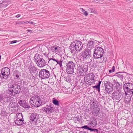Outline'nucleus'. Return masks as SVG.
<instances>
[{
	"label": "nucleus",
	"instance_id": "26",
	"mask_svg": "<svg viewBox=\"0 0 133 133\" xmlns=\"http://www.w3.org/2000/svg\"><path fill=\"white\" fill-rule=\"evenodd\" d=\"M79 66L85 72L87 73V71L88 70V65L87 64L80 65Z\"/></svg>",
	"mask_w": 133,
	"mask_h": 133
},
{
	"label": "nucleus",
	"instance_id": "27",
	"mask_svg": "<svg viewBox=\"0 0 133 133\" xmlns=\"http://www.w3.org/2000/svg\"><path fill=\"white\" fill-rule=\"evenodd\" d=\"M14 122L16 124L20 125L22 124L23 121L21 119L18 118L16 120H15Z\"/></svg>",
	"mask_w": 133,
	"mask_h": 133
},
{
	"label": "nucleus",
	"instance_id": "54",
	"mask_svg": "<svg viewBox=\"0 0 133 133\" xmlns=\"http://www.w3.org/2000/svg\"><path fill=\"white\" fill-rule=\"evenodd\" d=\"M16 77H17V78H18L19 77V75H18V74H16Z\"/></svg>",
	"mask_w": 133,
	"mask_h": 133
},
{
	"label": "nucleus",
	"instance_id": "5",
	"mask_svg": "<svg viewBox=\"0 0 133 133\" xmlns=\"http://www.w3.org/2000/svg\"><path fill=\"white\" fill-rule=\"evenodd\" d=\"M75 63L72 61H69L66 64V72L68 74H73L74 71V69L76 67Z\"/></svg>",
	"mask_w": 133,
	"mask_h": 133
},
{
	"label": "nucleus",
	"instance_id": "45",
	"mask_svg": "<svg viewBox=\"0 0 133 133\" xmlns=\"http://www.w3.org/2000/svg\"><path fill=\"white\" fill-rule=\"evenodd\" d=\"M3 100V96L1 94H0V101Z\"/></svg>",
	"mask_w": 133,
	"mask_h": 133
},
{
	"label": "nucleus",
	"instance_id": "46",
	"mask_svg": "<svg viewBox=\"0 0 133 133\" xmlns=\"http://www.w3.org/2000/svg\"><path fill=\"white\" fill-rule=\"evenodd\" d=\"M5 0H0V4L3 3Z\"/></svg>",
	"mask_w": 133,
	"mask_h": 133
},
{
	"label": "nucleus",
	"instance_id": "34",
	"mask_svg": "<svg viewBox=\"0 0 133 133\" xmlns=\"http://www.w3.org/2000/svg\"><path fill=\"white\" fill-rule=\"evenodd\" d=\"M91 132L93 131L94 133H99L100 131H99L97 129H94L91 128L90 130Z\"/></svg>",
	"mask_w": 133,
	"mask_h": 133
},
{
	"label": "nucleus",
	"instance_id": "24",
	"mask_svg": "<svg viewBox=\"0 0 133 133\" xmlns=\"http://www.w3.org/2000/svg\"><path fill=\"white\" fill-rule=\"evenodd\" d=\"M125 96V102L126 103H129L131 101V96L132 95H130L129 94H127Z\"/></svg>",
	"mask_w": 133,
	"mask_h": 133
},
{
	"label": "nucleus",
	"instance_id": "58",
	"mask_svg": "<svg viewBox=\"0 0 133 133\" xmlns=\"http://www.w3.org/2000/svg\"><path fill=\"white\" fill-rule=\"evenodd\" d=\"M99 116V117H101V115H100V116Z\"/></svg>",
	"mask_w": 133,
	"mask_h": 133
},
{
	"label": "nucleus",
	"instance_id": "13",
	"mask_svg": "<svg viewBox=\"0 0 133 133\" xmlns=\"http://www.w3.org/2000/svg\"><path fill=\"white\" fill-rule=\"evenodd\" d=\"M42 110L43 112L48 114L52 113L54 111L53 108L50 105H46L45 107H43Z\"/></svg>",
	"mask_w": 133,
	"mask_h": 133
},
{
	"label": "nucleus",
	"instance_id": "1",
	"mask_svg": "<svg viewBox=\"0 0 133 133\" xmlns=\"http://www.w3.org/2000/svg\"><path fill=\"white\" fill-rule=\"evenodd\" d=\"M21 90V88L19 85L13 84L6 91V92L11 96H15L16 95H19Z\"/></svg>",
	"mask_w": 133,
	"mask_h": 133
},
{
	"label": "nucleus",
	"instance_id": "20",
	"mask_svg": "<svg viewBox=\"0 0 133 133\" xmlns=\"http://www.w3.org/2000/svg\"><path fill=\"white\" fill-rule=\"evenodd\" d=\"M113 81V87H115L116 89L119 90L121 88V86L117 81V80H114Z\"/></svg>",
	"mask_w": 133,
	"mask_h": 133
},
{
	"label": "nucleus",
	"instance_id": "40",
	"mask_svg": "<svg viewBox=\"0 0 133 133\" xmlns=\"http://www.w3.org/2000/svg\"><path fill=\"white\" fill-rule=\"evenodd\" d=\"M74 118L75 119H74V120H77V121H80V119L79 118V117L78 115L76 116L75 117H74Z\"/></svg>",
	"mask_w": 133,
	"mask_h": 133
},
{
	"label": "nucleus",
	"instance_id": "25",
	"mask_svg": "<svg viewBox=\"0 0 133 133\" xmlns=\"http://www.w3.org/2000/svg\"><path fill=\"white\" fill-rule=\"evenodd\" d=\"M59 48V47L58 46L56 45H53L51 46V49L53 52H55L56 54H57L58 52V50Z\"/></svg>",
	"mask_w": 133,
	"mask_h": 133
},
{
	"label": "nucleus",
	"instance_id": "19",
	"mask_svg": "<svg viewBox=\"0 0 133 133\" xmlns=\"http://www.w3.org/2000/svg\"><path fill=\"white\" fill-rule=\"evenodd\" d=\"M13 99V97L9 95H5L3 97V100L4 102H10Z\"/></svg>",
	"mask_w": 133,
	"mask_h": 133
},
{
	"label": "nucleus",
	"instance_id": "8",
	"mask_svg": "<svg viewBox=\"0 0 133 133\" xmlns=\"http://www.w3.org/2000/svg\"><path fill=\"white\" fill-rule=\"evenodd\" d=\"M81 56L84 60L90 58V57L91 56V50L87 49H85L81 53Z\"/></svg>",
	"mask_w": 133,
	"mask_h": 133
},
{
	"label": "nucleus",
	"instance_id": "50",
	"mask_svg": "<svg viewBox=\"0 0 133 133\" xmlns=\"http://www.w3.org/2000/svg\"><path fill=\"white\" fill-rule=\"evenodd\" d=\"M29 23H30V24H36V23H35L34 22H32L29 21Z\"/></svg>",
	"mask_w": 133,
	"mask_h": 133
},
{
	"label": "nucleus",
	"instance_id": "6",
	"mask_svg": "<svg viewBox=\"0 0 133 133\" xmlns=\"http://www.w3.org/2000/svg\"><path fill=\"white\" fill-rule=\"evenodd\" d=\"M103 50L100 47H98L96 48L94 51L93 56L95 59L101 58L103 54Z\"/></svg>",
	"mask_w": 133,
	"mask_h": 133
},
{
	"label": "nucleus",
	"instance_id": "49",
	"mask_svg": "<svg viewBox=\"0 0 133 133\" xmlns=\"http://www.w3.org/2000/svg\"><path fill=\"white\" fill-rule=\"evenodd\" d=\"M20 16H21V15L19 14H18L16 16V17L17 18H18V17H20Z\"/></svg>",
	"mask_w": 133,
	"mask_h": 133
},
{
	"label": "nucleus",
	"instance_id": "44",
	"mask_svg": "<svg viewBox=\"0 0 133 133\" xmlns=\"http://www.w3.org/2000/svg\"><path fill=\"white\" fill-rule=\"evenodd\" d=\"M17 42V41L16 40H14V41H11V44H14L16 43Z\"/></svg>",
	"mask_w": 133,
	"mask_h": 133
},
{
	"label": "nucleus",
	"instance_id": "12",
	"mask_svg": "<svg viewBox=\"0 0 133 133\" xmlns=\"http://www.w3.org/2000/svg\"><path fill=\"white\" fill-rule=\"evenodd\" d=\"M123 93L120 91H115L111 95L112 99H115L117 100H119L122 98Z\"/></svg>",
	"mask_w": 133,
	"mask_h": 133
},
{
	"label": "nucleus",
	"instance_id": "43",
	"mask_svg": "<svg viewBox=\"0 0 133 133\" xmlns=\"http://www.w3.org/2000/svg\"><path fill=\"white\" fill-rule=\"evenodd\" d=\"M89 74H88L87 75H86L85 77V78H86L87 80H88V81H89Z\"/></svg>",
	"mask_w": 133,
	"mask_h": 133
},
{
	"label": "nucleus",
	"instance_id": "38",
	"mask_svg": "<svg viewBox=\"0 0 133 133\" xmlns=\"http://www.w3.org/2000/svg\"><path fill=\"white\" fill-rule=\"evenodd\" d=\"M1 115L3 116H5L7 114L6 111H1Z\"/></svg>",
	"mask_w": 133,
	"mask_h": 133
},
{
	"label": "nucleus",
	"instance_id": "60",
	"mask_svg": "<svg viewBox=\"0 0 133 133\" xmlns=\"http://www.w3.org/2000/svg\"><path fill=\"white\" fill-rule=\"evenodd\" d=\"M123 83L124 84V82H123Z\"/></svg>",
	"mask_w": 133,
	"mask_h": 133
},
{
	"label": "nucleus",
	"instance_id": "29",
	"mask_svg": "<svg viewBox=\"0 0 133 133\" xmlns=\"http://www.w3.org/2000/svg\"><path fill=\"white\" fill-rule=\"evenodd\" d=\"M56 62L57 63L56 64H58L61 68H62L63 61L61 59L60 60L58 59Z\"/></svg>",
	"mask_w": 133,
	"mask_h": 133
},
{
	"label": "nucleus",
	"instance_id": "18",
	"mask_svg": "<svg viewBox=\"0 0 133 133\" xmlns=\"http://www.w3.org/2000/svg\"><path fill=\"white\" fill-rule=\"evenodd\" d=\"M36 64L38 66L41 68L46 65L47 64V62L42 58L38 61Z\"/></svg>",
	"mask_w": 133,
	"mask_h": 133
},
{
	"label": "nucleus",
	"instance_id": "59",
	"mask_svg": "<svg viewBox=\"0 0 133 133\" xmlns=\"http://www.w3.org/2000/svg\"><path fill=\"white\" fill-rule=\"evenodd\" d=\"M2 30L1 29H0V31H1Z\"/></svg>",
	"mask_w": 133,
	"mask_h": 133
},
{
	"label": "nucleus",
	"instance_id": "41",
	"mask_svg": "<svg viewBox=\"0 0 133 133\" xmlns=\"http://www.w3.org/2000/svg\"><path fill=\"white\" fill-rule=\"evenodd\" d=\"M88 11L90 13H92L94 12L95 10L94 9L92 8H90L88 9Z\"/></svg>",
	"mask_w": 133,
	"mask_h": 133
},
{
	"label": "nucleus",
	"instance_id": "23",
	"mask_svg": "<svg viewBox=\"0 0 133 133\" xmlns=\"http://www.w3.org/2000/svg\"><path fill=\"white\" fill-rule=\"evenodd\" d=\"M77 73L80 75L83 76L85 75L87 73L85 72L79 66L77 69Z\"/></svg>",
	"mask_w": 133,
	"mask_h": 133
},
{
	"label": "nucleus",
	"instance_id": "14",
	"mask_svg": "<svg viewBox=\"0 0 133 133\" xmlns=\"http://www.w3.org/2000/svg\"><path fill=\"white\" fill-rule=\"evenodd\" d=\"M27 68L30 73H35L37 70V68L34 65V64L31 62L28 66Z\"/></svg>",
	"mask_w": 133,
	"mask_h": 133
},
{
	"label": "nucleus",
	"instance_id": "7",
	"mask_svg": "<svg viewBox=\"0 0 133 133\" xmlns=\"http://www.w3.org/2000/svg\"><path fill=\"white\" fill-rule=\"evenodd\" d=\"M38 75L39 77L41 79H45L49 77L50 73L49 71L47 70L43 69L39 71Z\"/></svg>",
	"mask_w": 133,
	"mask_h": 133
},
{
	"label": "nucleus",
	"instance_id": "3",
	"mask_svg": "<svg viewBox=\"0 0 133 133\" xmlns=\"http://www.w3.org/2000/svg\"><path fill=\"white\" fill-rule=\"evenodd\" d=\"M31 106L34 107H38L41 104V101L40 100L39 96L34 95L31 97L30 101Z\"/></svg>",
	"mask_w": 133,
	"mask_h": 133
},
{
	"label": "nucleus",
	"instance_id": "17",
	"mask_svg": "<svg viewBox=\"0 0 133 133\" xmlns=\"http://www.w3.org/2000/svg\"><path fill=\"white\" fill-rule=\"evenodd\" d=\"M91 109L92 113L94 116H98L100 114L101 111L99 107L91 108Z\"/></svg>",
	"mask_w": 133,
	"mask_h": 133
},
{
	"label": "nucleus",
	"instance_id": "57",
	"mask_svg": "<svg viewBox=\"0 0 133 133\" xmlns=\"http://www.w3.org/2000/svg\"><path fill=\"white\" fill-rule=\"evenodd\" d=\"M44 55H46V54H45V53H44Z\"/></svg>",
	"mask_w": 133,
	"mask_h": 133
},
{
	"label": "nucleus",
	"instance_id": "31",
	"mask_svg": "<svg viewBox=\"0 0 133 133\" xmlns=\"http://www.w3.org/2000/svg\"><path fill=\"white\" fill-rule=\"evenodd\" d=\"M93 106L91 108H96L98 107V103L97 102L93 101L92 102V104H91Z\"/></svg>",
	"mask_w": 133,
	"mask_h": 133
},
{
	"label": "nucleus",
	"instance_id": "9",
	"mask_svg": "<svg viewBox=\"0 0 133 133\" xmlns=\"http://www.w3.org/2000/svg\"><path fill=\"white\" fill-rule=\"evenodd\" d=\"M39 118V116L36 114L34 113L31 114L30 118L31 122L37 125L38 123H40V121Z\"/></svg>",
	"mask_w": 133,
	"mask_h": 133
},
{
	"label": "nucleus",
	"instance_id": "48",
	"mask_svg": "<svg viewBox=\"0 0 133 133\" xmlns=\"http://www.w3.org/2000/svg\"><path fill=\"white\" fill-rule=\"evenodd\" d=\"M80 10L81 11H82V12H83L84 11H85L84 10L83 8H80Z\"/></svg>",
	"mask_w": 133,
	"mask_h": 133
},
{
	"label": "nucleus",
	"instance_id": "36",
	"mask_svg": "<svg viewBox=\"0 0 133 133\" xmlns=\"http://www.w3.org/2000/svg\"><path fill=\"white\" fill-rule=\"evenodd\" d=\"M71 77L70 76H68L66 77V81L68 83H70L71 81Z\"/></svg>",
	"mask_w": 133,
	"mask_h": 133
},
{
	"label": "nucleus",
	"instance_id": "47",
	"mask_svg": "<svg viewBox=\"0 0 133 133\" xmlns=\"http://www.w3.org/2000/svg\"><path fill=\"white\" fill-rule=\"evenodd\" d=\"M88 14L87 11H84V15L85 16H87L88 15Z\"/></svg>",
	"mask_w": 133,
	"mask_h": 133
},
{
	"label": "nucleus",
	"instance_id": "55",
	"mask_svg": "<svg viewBox=\"0 0 133 133\" xmlns=\"http://www.w3.org/2000/svg\"><path fill=\"white\" fill-rule=\"evenodd\" d=\"M29 21H26L25 22H24V23H26V24H28V23H29Z\"/></svg>",
	"mask_w": 133,
	"mask_h": 133
},
{
	"label": "nucleus",
	"instance_id": "28",
	"mask_svg": "<svg viewBox=\"0 0 133 133\" xmlns=\"http://www.w3.org/2000/svg\"><path fill=\"white\" fill-rule=\"evenodd\" d=\"M101 82V81H99L98 83L97 84V85L93 86L92 88H96L99 92L100 91V87Z\"/></svg>",
	"mask_w": 133,
	"mask_h": 133
},
{
	"label": "nucleus",
	"instance_id": "32",
	"mask_svg": "<svg viewBox=\"0 0 133 133\" xmlns=\"http://www.w3.org/2000/svg\"><path fill=\"white\" fill-rule=\"evenodd\" d=\"M52 102L54 104L57 106H59V101L56 99H54L52 101Z\"/></svg>",
	"mask_w": 133,
	"mask_h": 133
},
{
	"label": "nucleus",
	"instance_id": "51",
	"mask_svg": "<svg viewBox=\"0 0 133 133\" xmlns=\"http://www.w3.org/2000/svg\"><path fill=\"white\" fill-rule=\"evenodd\" d=\"M97 41V42H96V43H97V44H99L101 43V42H99V41Z\"/></svg>",
	"mask_w": 133,
	"mask_h": 133
},
{
	"label": "nucleus",
	"instance_id": "39",
	"mask_svg": "<svg viewBox=\"0 0 133 133\" xmlns=\"http://www.w3.org/2000/svg\"><path fill=\"white\" fill-rule=\"evenodd\" d=\"M115 67L114 66H113L112 67V69L111 70H109V72L110 73H111L112 72H114L115 71Z\"/></svg>",
	"mask_w": 133,
	"mask_h": 133
},
{
	"label": "nucleus",
	"instance_id": "53",
	"mask_svg": "<svg viewBox=\"0 0 133 133\" xmlns=\"http://www.w3.org/2000/svg\"><path fill=\"white\" fill-rule=\"evenodd\" d=\"M80 133H88L87 132H85L84 131H82Z\"/></svg>",
	"mask_w": 133,
	"mask_h": 133
},
{
	"label": "nucleus",
	"instance_id": "4",
	"mask_svg": "<svg viewBox=\"0 0 133 133\" xmlns=\"http://www.w3.org/2000/svg\"><path fill=\"white\" fill-rule=\"evenodd\" d=\"M123 89L126 95H133V83L131 82H126L124 84Z\"/></svg>",
	"mask_w": 133,
	"mask_h": 133
},
{
	"label": "nucleus",
	"instance_id": "37",
	"mask_svg": "<svg viewBox=\"0 0 133 133\" xmlns=\"http://www.w3.org/2000/svg\"><path fill=\"white\" fill-rule=\"evenodd\" d=\"M82 128H83L85 129H87L90 130L91 128L88 127V126L87 125H84V126L82 127Z\"/></svg>",
	"mask_w": 133,
	"mask_h": 133
},
{
	"label": "nucleus",
	"instance_id": "15",
	"mask_svg": "<svg viewBox=\"0 0 133 133\" xmlns=\"http://www.w3.org/2000/svg\"><path fill=\"white\" fill-rule=\"evenodd\" d=\"M97 124L96 119L94 117H92L90 122L88 123V125L91 128H94L96 127Z\"/></svg>",
	"mask_w": 133,
	"mask_h": 133
},
{
	"label": "nucleus",
	"instance_id": "22",
	"mask_svg": "<svg viewBox=\"0 0 133 133\" xmlns=\"http://www.w3.org/2000/svg\"><path fill=\"white\" fill-rule=\"evenodd\" d=\"M42 58V56L40 54H37L35 55L34 57V60L36 63L38 61H39Z\"/></svg>",
	"mask_w": 133,
	"mask_h": 133
},
{
	"label": "nucleus",
	"instance_id": "35",
	"mask_svg": "<svg viewBox=\"0 0 133 133\" xmlns=\"http://www.w3.org/2000/svg\"><path fill=\"white\" fill-rule=\"evenodd\" d=\"M116 76L119 78L122 81L123 79V75L116 74Z\"/></svg>",
	"mask_w": 133,
	"mask_h": 133
},
{
	"label": "nucleus",
	"instance_id": "33",
	"mask_svg": "<svg viewBox=\"0 0 133 133\" xmlns=\"http://www.w3.org/2000/svg\"><path fill=\"white\" fill-rule=\"evenodd\" d=\"M22 91L24 94H26L29 91V89L27 87H25L23 88Z\"/></svg>",
	"mask_w": 133,
	"mask_h": 133
},
{
	"label": "nucleus",
	"instance_id": "11",
	"mask_svg": "<svg viewBox=\"0 0 133 133\" xmlns=\"http://www.w3.org/2000/svg\"><path fill=\"white\" fill-rule=\"evenodd\" d=\"M105 88V91L107 93L110 94L113 90V84L110 82H107L104 84Z\"/></svg>",
	"mask_w": 133,
	"mask_h": 133
},
{
	"label": "nucleus",
	"instance_id": "21",
	"mask_svg": "<svg viewBox=\"0 0 133 133\" xmlns=\"http://www.w3.org/2000/svg\"><path fill=\"white\" fill-rule=\"evenodd\" d=\"M18 103L21 106L24 108H30L29 106L28 105L25 101L20 100L19 101Z\"/></svg>",
	"mask_w": 133,
	"mask_h": 133
},
{
	"label": "nucleus",
	"instance_id": "16",
	"mask_svg": "<svg viewBox=\"0 0 133 133\" xmlns=\"http://www.w3.org/2000/svg\"><path fill=\"white\" fill-rule=\"evenodd\" d=\"M93 41H88L87 45V49L91 50L94 47L96 42H97L96 40H94Z\"/></svg>",
	"mask_w": 133,
	"mask_h": 133
},
{
	"label": "nucleus",
	"instance_id": "30",
	"mask_svg": "<svg viewBox=\"0 0 133 133\" xmlns=\"http://www.w3.org/2000/svg\"><path fill=\"white\" fill-rule=\"evenodd\" d=\"M89 79L91 80L95 81V76L94 74L92 73H89Z\"/></svg>",
	"mask_w": 133,
	"mask_h": 133
},
{
	"label": "nucleus",
	"instance_id": "42",
	"mask_svg": "<svg viewBox=\"0 0 133 133\" xmlns=\"http://www.w3.org/2000/svg\"><path fill=\"white\" fill-rule=\"evenodd\" d=\"M48 59H49L48 63L49 62V61H50L51 60H52L53 61L56 62V61H57V60H58V59H55V58H48Z\"/></svg>",
	"mask_w": 133,
	"mask_h": 133
},
{
	"label": "nucleus",
	"instance_id": "10",
	"mask_svg": "<svg viewBox=\"0 0 133 133\" xmlns=\"http://www.w3.org/2000/svg\"><path fill=\"white\" fill-rule=\"evenodd\" d=\"M10 70L7 67H4L1 70L2 75L1 77L2 78L6 79L8 77V76L10 74Z\"/></svg>",
	"mask_w": 133,
	"mask_h": 133
},
{
	"label": "nucleus",
	"instance_id": "56",
	"mask_svg": "<svg viewBox=\"0 0 133 133\" xmlns=\"http://www.w3.org/2000/svg\"><path fill=\"white\" fill-rule=\"evenodd\" d=\"M31 31H32V30H28V31L29 32H31Z\"/></svg>",
	"mask_w": 133,
	"mask_h": 133
},
{
	"label": "nucleus",
	"instance_id": "2",
	"mask_svg": "<svg viewBox=\"0 0 133 133\" xmlns=\"http://www.w3.org/2000/svg\"><path fill=\"white\" fill-rule=\"evenodd\" d=\"M70 47H71V52H74V51L75 50L77 51H79L82 49L83 44L82 42L78 41H76L72 42Z\"/></svg>",
	"mask_w": 133,
	"mask_h": 133
},
{
	"label": "nucleus",
	"instance_id": "52",
	"mask_svg": "<svg viewBox=\"0 0 133 133\" xmlns=\"http://www.w3.org/2000/svg\"><path fill=\"white\" fill-rule=\"evenodd\" d=\"M23 23H24V22H20L19 23L20 24H23Z\"/></svg>",
	"mask_w": 133,
	"mask_h": 133
}]
</instances>
